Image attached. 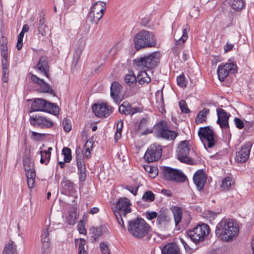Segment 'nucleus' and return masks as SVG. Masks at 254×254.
Here are the masks:
<instances>
[{
    "mask_svg": "<svg viewBox=\"0 0 254 254\" xmlns=\"http://www.w3.org/2000/svg\"><path fill=\"white\" fill-rule=\"evenodd\" d=\"M239 231V225L235 220L223 219L216 225L215 235L221 241L230 243L237 239Z\"/></svg>",
    "mask_w": 254,
    "mask_h": 254,
    "instance_id": "nucleus-1",
    "label": "nucleus"
},
{
    "mask_svg": "<svg viewBox=\"0 0 254 254\" xmlns=\"http://www.w3.org/2000/svg\"><path fill=\"white\" fill-rule=\"evenodd\" d=\"M106 8V2L98 1L94 3L88 14L89 20L92 23L97 24L103 17Z\"/></svg>",
    "mask_w": 254,
    "mask_h": 254,
    "instance_id": "nucleus-9",
    "label": "nucleus"
},
{
    "mask_svg": "<svg viewBox=\"0 0 254 254\" xmlns=\"http://www.w3.org/2000/svg\"><path fill=\"white\" fill-rule=\"evenodd\" d=\"M178 86L182 88H185L187 85V81L183 74L180 75L177 78Z\"/></svg>",
    "mask_w": 254,
    "mask_h": 254,
    "instance_id": "nucleus-50",
    "label": "nucleus"
},
{
    "mask_svg": "<svg viewBox=\"0 0 254 254\" xmlns=\"http://www.w3.org/2000/svg\"><path fill=\"white\" fill-rule=\"evenodd\" d=\"M123 121H119L117 122V129L116 130L117 131H122V128L123 127Z\"/></svg>",
    "mask_w": 254,
    "mask_h": 254,
    "instance_id": "nucleus-64",
    "label": "nucleus"
},
{
    "mask_svg": "<svg viewBox=\"0 0 254 254\" xmlns=\"http://www.w3.org/2000/svg\"><path fill=\"white\" fill-rule=\"evenodd\" d=\"M76 160L78 171L79 174V179L81 181H84L85 179V166L83 160V155L80 147L76 149Z\"/></svg>",
    "mask_w": 254,
    "mask_h": 254,
    "instance_id": "nucleus-16",
    "label": "nucleus"
},
{
    "mask_svg": "<svg viewBox=\"0 0 254 254\" xmlns=\"http://www.w3.org/2000/svg\"><path fill=\"white\" fill-rule=\"evenodd\" d=\"M171 210L173 214L175 225L177 226L182 219V209L178 206H173L171 208Z\"/></svg>",
    "mask_w": 254,
    "mask_h": 254,
    "instance_id": "nucleus-29",
    "label": "nucleus"
},
{
    "mask_svg": "<svg viewBox=\"0 0 254 254\" xmlns=\"http://www.w3.org/2000/svg\"><path fill=\"white\" fill-rule=\"evenodd\" d=\"M3 254H18L16 245L13 241H10L5 245Z\"/></svg>",
    "mask_w": 254,
    "mask_h": 254,
    "instance_id": "nucleus-32",
    "label": "nucleus"
},
{
    "mask_svg": "<svg viewBox=\"0 0 254 254\" xmlns=\"http://www.w3.org/2000/svg\"><path fill=\"white\" fill-rule=\"evenodd\" d=\"M165 179L177 183H182L186 181V176L180 171L165 167L162 172Z\"/></svg>",
    "mask_w": 254,
    "mask_h": 254,
    "instance_id": "nucleus-11",
    "label": "nucleus"
},
{
    "mask_svg": "<svg viewBox=\"0 0 254 254\" xmlns=\"http://www.w3.org/2000/svg\"><path fill=\"white\" fill-rule=\"evenodd\" d=\"M2 66V80L4 82H7L8 80L9 72L8 70L7 59H1Z\"/></svg>",
    "mask_w": 254,
    "mask_h": 254,
    "instance_id": "nucleus-30",
    "label": "nucleus"
},
{
    "mask_svg": "<svg viewBox=\"0 0 254 254\" xmlns=\"http://www.w3.org/2000/svg\"><path fill=\"white\" fill-rule=\"evenodd\" d=\"M50 226H47L43 230V232L41 236V244H51V240L49 237Z\"/></svg>",
    "mask_w": 254,
    "mask_h": 254,
    "instance_id": "nucleus-38",
    "label": "nucleus"
},
{
    "mask_svg": "<svg viewBox=\"0 0 254 254\" xmlns=\"http://www.w3.org/2000/svg\"><path fill=\"white\" fill-rule=\"evenodd\" d=\"M62 154L64 156V161L65 162H69L72 158L71 152L70 149L68 147H64L62 150Z\"/></svg>",
    "mask_w": 254,
    "mask_h": 254,
    "instance_id": "nucleus-47",
    "label": "nucleus"
},
{
    "mask_svg": "<svg viewBox=\"0 0 254 254\" xmlns=\"http://www.w3.org/2000/svg\"><path fill=\"white\" fill-rule=\"evenodd\" d=\"M134 48L137 51L142 48L156 47L157 41L155 36L152 33L146 30H142L134 37Z\"/></svg>",
    "mask_w": 254,
    "mask_h": 254,
    "instance_id": "nucleus-2",
    "label": "nucleus"
},
{
    "mask_svg": "<svg viewBox=\"0 0 254 254\" xmlns=\"http://www.w3.org/2000/svg\"><path fill=\"white\" fill-rule=\"evenodd\" d=\"M210 228L205 224H199L192 230L188 232V236L195 243L203 241L208 235Z\"/></svg>",
    "mask_w": 254,
    "mask_h": 254,
    "instance_id": "nucleus-8",
    "label": "nucleus"
},
{
    "mask_svg": "<svg viewBox=\"0 0 254 254\" xmlns=\"http://www.w3.org/2000/svg\"><path fill=\"white\" fill-rule=\"evenodd\" d=\"M75 244L78 247V254L82 253H87L85 249L86 245V241L83 239H75Z\"/></svg>",
    "mask_w": 254,
    "mask_h": 254,
    "instance_id": "nucleus-39",
    "label": "nucleus"
},
{
    "mask_svg": "<svg viewBox=\"0 0 254 254\" xmlns=\"http://www.w3.org/2000/svg\"><path fill=\"white\" fill-rule=\"evenodd\" d=\"M136 77L132 71H128L125 77L126 83L129 86L133 85L136 82Z\"/></svg>",
    "mask_w": 254,
    "mask_h": 254,
    "instance_id": "nucleus-41",
    "label": "nucleus"
},
{
    "mask_svg": "<svg viewBox=\"0 0 254 254\" xmlns=\"http://www.w3.org/2000/svg\"><path fill=\"white\" fill-rule=\"evenodd\" d=\"M145 171L148 173L150 176L152 178H155L158 174V171L156 167L150 166L149 165H146L143 166Z\"/></svg>",
    "mask_w": 254,
    "mask_h": 254,
    "instance_id": "nucleus-43",
    "label": "nucleus"
},
{
    "mask_svg": "<svg viewBox=\"0 0 254 254\" xmlns=\"http://www.w3.org/2000/svg\"><path fill=\"white\" fill-rule=\"evenodd\" d=\"M170 221L168 214L164 211H160L156 220V225L159 227H162L167 225Z\"/></svg>",
    "mask_w": 254,
    "mask_h": 254,
    "instance_id": "nucleus-26",
    "label": "nucleus"
},
{
    "mask_svg": "<svg viewBox=\"0 0 254 254\" xmlns=\"http://www.w3.org/2000/svg\"><path fill=\"white\" fill-rule=\"evenodd\" d=\"M23 39V38H19V37H18V38H17L16 48L18 50H20L22 47Z\"/></svg>",
    "mask_w": 254,
    "mask_h": 254,
    "instance_id": "nucleus-62",
    "label": "nucleus"
},
{
    "mask_svg": "<svg viewBox=\"0 0 254 254\" xmlns=\"http://www.w3.org/2000/svg\"><path fill=\"white\" fill-rule=\"evenodd\" d=\"M39 152L41 155L40 163L47 165L51 158V155L49 154V152L42 150L40 151Z\"/></svg>",
    "mask_w": 254,
    "mask_h": 254,
    "instance_id": "nucleus-44",
    "label": "nucleus"
},
{
    "mask_svg": "<svg viewBox=\"0 0 254 254\" xmlns=\"http://www.w3.org/2000/svg\"><path fill=\"white\" fill-rule=\"evenodd\" d=\"M131 205L130 200L126 197L120 198L117 203L114 213L119 224L123 228H125V225L122 216L126 217L127 214L131 212Z\"/></svg>",
    "mask_w": 254,
    "mask_h": 254,
    "instance_id": "nucleus-5",
    "label": "nucleus"
},
{
    "mask_svg": "<svg viewBox=\"0 0 254 254\" xmlns=\"http://www.w3.org/2000/svg\"><path fill=\"white\" fill-rule=\"evenodd\" d=\"M130 111L129 112V115L130 116L133 115L135 113L141 112L142 111V109L138 107L132 108L131 106L130 107Z\"/></svg>",
    "mask_w": 254,
    "mask_h": 254,
    "instance_id": "nucleus-58",
    "label": "nucleus"
},
{
    "mask_svg": "<svg viewBox=\"0 0 254 254\" xmlns=\"http://www.w3.org/2000/svg\"><path fill=\"white\" fill-rule=\"evenodd\" d=\"M193 182L198 190L203 189L206 182V176L202 170H199L196 172L193 176Z\"/></svg>",
    "mask_w": 254,
    "mask_h": 254,
    "instance_id": "nucleus-22",
    "label": "nucleus"
},
{
    "mask_svg": "<svg viewBox=\"0 0 254 254\" xmlns=\"http://www.w3.org/2000/svg\"><path fill=\"white\" fill-rule=\"evenodd\" d=\"M190 15L192 17L196 18L199 15V10L198 7H194L190 12Z\"/></svg>",
    "mask_w": 254,
    "mask_h": 254,
    "instance_id": "nucleus-60",
    "label": "nucleus"
},
{
    "mask_svg": "<svg viewBox=\"0 0 254 254\" xmlns=\"http://www.w3.org/2000/svg\"><path fill=\"white\" fill-rule=\"evenodd\" d=\"M179 107L182 112L184 113H189L190 112V110L188 107L187 104L184 100H181L179 102Z\"/></svg>",
    "mask_w": 254,
    "mask_h": 254,
    "instance_id": "nucleus-54",
    "label": "nucleus"
},
{
    "mask_svg": "<svg viewBox=\"0 0 254 254\" xmlns=\"http://www.w3.org/2000/svg\"><path fill=\"white\" fill-rule=\"evenodd\" d=\"M252 144L250 142H246L241 147V149L236 153V160L237 162H245L249 158Z\"/></svg>",
    "mask_w": 254,
    "mask_h": 254,
    "instance_id": "nucleus-17",
    "label": "nucleus"
},
{
    "mask_svg": "<svg viewBox=\"0 0 254 254\" xmlns=\"http://www.w3.org/2000/svg\"><path fill=\"white\" fill-rule=\"evenodd\" d=\"M93 142L92 140H88L86 142L83 147V151L81 150L82 153L83 155V151L84 152V155L87 158L91 157V151L92 150Z\"/></svg>",
    "mask_w": 254,
    "mask_h": 254,
    "instance_id": "nucleus-37",
    "label": "nucleus"
},
{
    "mask_svg": "<svg viewBox=\"0 0 254 254\" xmlns=\"http://www.w3.org/2000/svg\"><path fill=\"white\" fill-rule=\"evenodd\" d=\"M136 78L140 84H147L151 81V77L145 70L140 71L138 73Z\"/></svg>",
    "mask_w": 254,
    "mask_h": 254,
    "instance_id": "nucleus-28",
    "label": "nucleus"
},
{
    "mask_svg": "<svg viewBox=\"0 0 254 254\" xmlns=\"http://www.w3.org/2000/svg\"><path fill=\"white\" fill-rule=\"evenodd\" d=\"M234 185V182L230 177H226L224 178L222 182L221 188L224 190H230Z\"/></svg>",
    "mask_w": 254,
    "mask_h": 254,
    "instance_id": "nucleus-34",
    "label": "nucleus"
},
{
    "mask_svg": "<svg viewBox=\"0 0 254 254\" xmlns=\"http://www.w3.org/2000/svg\"><path fill=\"white\" fill-rule=\"evenodd\" d=\"M198 135L205 149L211 148L216 144V135L209 127H200L198 131Z\"/></svg>",
    "mask_w": 254,
    "mask_h": 254,
    "instance_id": "nucleus-6",
    "label": "nucleus"
},
{
    "mask_svg": "<svg viewBox=\"0 0 254 254\" xmlns=\"http://www.w3.org/2000/svg\"><path fill=\"white\" fill-rule=\"evenodd\" d=\"M78 231L80 234L86 235V230L85 228V224L83 221H80L78 224Z\"/></svg>",
    "mask_w": 254,
    "mask_h": 254,
    "instance_id": "nucleus-56",
    "label": "nucleus"
},
{
    "mask_svg": "<svg viewBox=\"0 0 254 254\" xmlns=\"http://www.w3.org/2000/svg\"><path fill=\"white\" fill-rule=\"evenodd\" d=\"M100 251L102 254H111V250L109 245L104 242L100 244Z\"/></svg>",
    "mask_w": 254,
    "mask_h": 254,
    "instance_id": "nucleus-49",
    "label": "nucleus"
},
{
    "mask_svg": "<svg viewBox=\"0 0 254 254\" xmlns=\"http://www.w3.org/2000/svg\"><path fill=\"white\" fill-rule=\"evenodd\" d=\"M217 114L218 116L217 123L219 124L221 128L227 129L229 128L228 120L230 116V114L222 109H217Z\"/></svg>",
    "mask_w": 254,
    "mask_h": 254,
    "instance_id": "nucleus-21",
    "label": "nucleus"
},
{
    "mask_svg": "<svg viewBox=\"0 0 254 254\" xmlns=\"http://www.w3.org/2000/svg\"><path fill=\"white\" fill-rule=\"evenodd\" d=\"M234 121L237 127L242 129L244 127V123L240 119L236 118Z\"/></svg>",
    "mask_w": 254,
    "mask_h": 254,
    "instance_id": "nucleus-57",
    "label": "nucleus"
},
{
    "mask_svg": "<svg viewBox=\"0 0 254 254\" xmlns=\"http://www.w3.org/2000/svg\"><path fill=\"white\" fill-rule=\"evenodd\" d=\"M22 162L25 174H28V173H36L34 162L31 160L30 157V149L26 150L23 157Z\"/></svg>",
    "mask_w": 254,
    "mask_h": 254,
    "instance_id": "nucleus-19",
    "label": "nucleus"
},
{
    "mask_svg": "<svg viewBox=\"0 0 254 254\" xmlns=\"http://www.w3.org/2000/svg\"><path fill=\"white\" fill-rule=\"evenodd\" d=\"M189 58V52L187 51H184L183 52L182 60H183L184 62H185L187 60H188Z\"/></svg>",
    "mask_w": 254,
    "mask_h": 254,
    "instance_id": "nucleus-63",
    "label": "nucleus"
},
{
    "mask_svg": "<svg viewBox=\"0 0 254 254\" xmlns=\"http://www.w3.org/2000/svg\"><path fill=\"white\" fill-rule=\"evenodd\" d=\"M158 213L155 211H147L145 213V216L148 220H152L155 218H157Z\"/></svg>",
    "mask_w": 254,
    "mask_h": 254,
    "instance_id": "nucleus-55",
    "label": "nucleus"
},
{
    "mask_svg": "<svg viewBox=\"0 0 254 254\" xmlns=\"http://www.w3.org/2000/svg\"><path fill=\"white\" fill-rule=\"evenodd\" d=\"M138 187H127L125 188L126 189L129 191L131 193H132L134 195H136L138 191Z\"/></svg>",
    "mask_w": 254,
    "mask_h": 254,
    "instance_id": "nucleus-59",
    "label": "nucleus"
},
{
    "mask_svg": "<svg viewBox=\"0 0 254 254\" xmlns=\"http://www.w3.org/2000/svg\"><path fill=\"white\" fill-rule=\"evenodd\" d=\"M27 178V186L29 189H32L35 185L36 173L25 174Z\"/></svg>",
    "mask_w": 254,
    "mask_h": 254,
    "instance_id": "nucleus-42",
    "label": "nucleus"
},
{
    "mask_svg": "<svg viewBox=\"0 0 254 254\" xmlns=\"http://www.w3.org/2000/svg\"><path fill=\"white\" fill-rule=\"evenodd\" d=\"M155 134L157 137L163 138L168 140H174L177 136L175 132L168 129L165 122L161 121L156 126Z\"/></svg>",
    "mask_w": 254,
    "mask_h": 254,
    "instance_id": "nucleus-12",
    "label": "nucleus"
},
{
    "mask_svg": "<svg viewBox=\"0 0 254 254\" xmlns=\"http://www.w3.org/2000/svg\"><path fill=\"white\" fill-rule=\"evenodd\" d=\"M127 229L134 238L142 239L149 234L151 227L143 219L137 218L128 222Z\"/></svg>",
    "mask_w": 254,
    "mask_h": 254,
    "instance_id": "nucleus-3",
    "label": "nucleus"
},
{
    "mask_svg": "<svg viewBox=\"0 0 254 254\" xmlns=\"http://www.w3.org/2000/svg\"><path fill=\"white\" fill-rule=\"evenodd\" d=\"M59 109L56 104L47 102L42 99H35L31 106L32 112L42 111L56 115L59 113Z\"/></svg>",
    "mask_w": 254,
    "mask_h": 254,
    "instance_id": "nucleus-7",
    "label": "nucleus"
},
{
    "mask_svg": "<svg viewBox=\"0 0 254 254\" xmlns=\"http://www.w3.org/2000/svg\"><path fill=\"white\" fill-rule=\"evenodd\" d=\"M92 110L96 116L107 117L112 112L113 108L107 104H94Z\"/></svg>",
    "mask_w": 254,
    "mask_h": 254,
    "instance_id": "nucleus-18",
    "label": "nucleus"
},
{
    "mask_svg": "<svg viewBox=\"0 0 254 254\" xmlns=\"http://www.w3.org/2000/svg\"><path fill=\"white\" fill-rule=\"evenodd\" d=\"M63 193L67 195H71L75 191V186L72 182L66 178H64L61 184Z\"/></svg>",
    "mask_w": 254,
    "mask_h": 254,
    "instance_id": "nucleus-25",
    "label": "nucleus"
},
{
    "mask_svg": "<svg viewBox=\"0 0 254 254\" xmlns=\"http://www.w3.org/2000/svg\"><path fill=\"white\" fill-rule=\"evenodd\" d=\"M162 254H179V250L176 244L169 243L163 248Z\"/></svg>",
    "mask_w": 254,
    "mask_h": 254,
    "instance_id": "nucleus-27",
    "label": "nucleus"
},
{
    "mask_svg": "<svg viewBox=\"0 0 254 254\" xmlns=\"http://www.w3.org/2000/svg\"><path fill=\"white\" fill-rule=\"evenodd\" d=\"M190 29L189 26L188 24H186L183 28V34L181 37H177L178 39L175 38L176 44V45H182L183 44L185 41L187 40L188 36V32Z\"/></svg>",
    "mask_w": 254,
    "mask_h": 254,
    "instance_id": "nucleus-35",
    "label": "nucleus"
},
{
    "mask_svg": "<svg viewBox=\"0 0 254 254\" xmlns=\"http://www.w3.org/2000/svg\"><path fill=\"white\" fill-rule=\"evenodd\" d=\"M77 218L76 210L75 208H72L68 212V215L66 217V222L69 225H73L75 223Z\"/></svg>",
    "mask_w": 254,
    "mask_h": 254,
    "instance_id": "nucleus-36",
    "label": "nucleus"
},
{
    "mask_svg": "<svg viewBox=\"0 0 254 254\" xmlns=\"http://www.w3.org/2000/svg\"><path fill=\"white\" fill-rule=\"evenodd\" d=\"M51 252V244H41L42 254H50Z\"/></svg>",
    "mask_w": 254,
    "mask_h": 254,
    "instance_id": "nucleus-52",
    "label": "nucleus"
},
{
    "mask_svg": "<svg viewBox=\"0 0 254 254\" xmlns=\"http://www.w3.org/2000/svg\"><path fill=\"white\" fill-rule=\"evenodd\" d=\"M232 7L235 10H239L244 5L243 0H232L231 2Z\"/></svg>",
    "mask_w": 254,
    "mask_h": 254,
    "instance_id": "nucleus-46",
    "label": "nucleus"
},
{
    "mask_svg": "<svg viewBox=\"0 0 254 254\" xmlns=\"http://www.w3.org/2000/svg\"><path fill=\"white\" fill-rule=\"evenodd\" d=\"M162 154L160 145L152 144L148 148L144 154V159L148 162H152L159 159Z\"/></svg>",
    "mask_w": 254,
    "mask_h": 254,
    "instance_id": "nucleus-14",
    "label": "nucleus"
},
{
    "mask_svg": "<svg viewBox=\"0 0 254 254\" xmlns=\"http://www.w3.org/2000/svg\"><path fill=\"white\" fill-rule=\"evenodd\" d=\"M64 129L65 132H69L71 129V124L70 120L64 118L63 121Z\"/></svg>",
    "mask_w": 254,
    "mask_h": 254,
    "instance_id": "nucleus-53",
    "label": "nucleus"
},
{
    "mask_svg": "<svg viewBox=\"0 0 254 254\" xmlns=\"http://www.w3.org/2000/svg\"><path fill=\"white\" fill-rule=\"evenodd\" d=\"M122 86L117 82H113L111 86V96L117 104H119L123 99L121 91Z\"/></svg>",
    "mask_w": 254,
    "mask_h": 254,
    "instance_id": "nucleus-20",
    "label": "nucleus"
},
{
    "mask_svg": "<svg viewBox=\"0 0 254 254\" xmlns=\"http://www.w3.org/2000/svg\"><path fill=\"white\" fill-rule=\"evenodd\" d=\"M155 97L158 108L162 113L165 112L163 91L162 90H158L155 93Z\"/></svg>",
    "mask_w": 254,
    "mask_h": 254,
    "instance_id": "nucleus-33",
    "label": "nucleus"
},
{
    "mask_svg": "<svg viewBox=\"0 0 254 254\" xmlns=\"http://www.w3.org/2000/svg\"><path fill=\"white\" fill-rule=\"evenodd\" d=\"M160 58L159 53L153 52L134 60V64L137 68L146 67L147 69H152L158 65Z\"/></svg>",
    "mask_w": 254,
    "mask_h": 254,
    "instance_id": "nucleus-4",
    "label": "nucleus"
},
{
    "mask_svg": "<svg viewBox=\"0 0 254 254\" xmlns=\"http://www.w3.org/2000/svg\"><path fill=\"white\" fill-rule=\"evenodd\" d=\"M30 122L31 125L41 128H50L54 126L51 119L44 116H30Z\"/></svg>",
    "mask_w": 254,
    "mask_h": 254,
    "instance_id": "nucleus-15",
    "label": "nucleus"
},
{
    "mask_svg": "<svg viewBox=\"0 0 254 254\" xmlns=\"http://www.w3.org/2000/svg\"><path fill=\"white\" fill-rule=\"evenodd\" d=\"M209 113V109H203L201 110L195 119V122L197 124L201 123L205 121L206 118V115Z\"/></svg>",
    "mask_w": 254,
    "mask_h": 254,
    "instance_id": "nucleus-40",
    "label": "nucleus"
},
{
    "mask_svg": "<svg viewBox=\"0 0 254 254\" xmlns=\"http://www.w3.org/2000/svg\"><path fill=\"white\" fill-rule=\"evenodd\" d=\"M38 30L39 34H41L43 37H46L48 34L49 28L47 25H39Z\"/></svg>",
    "mask_w": 254,
    "mask_h": 254,
    "instance_id": "nucleus-51",
    "label": "nucleus"
},
{
    "mask_svg": "<svg viewBox=\"0 0 254 254\" xmlns=\"http://www.w3.org/2000/svg\"><path fill=\"white\" fill-rule=\"evenodd\" d=\"M190 145L189 141H181L178 147L177 158L181 162L188 164H192L193 159L189 156Z\"/></svg>",
    "mask_w": 254,
    "mask_h": 254,
    "instance_id": "nucleus-10",
    "label": "nucleus"
},
{
    "mask_svg": "<svg viewBox=\"0 0 254 254\" xmlns=\"http://www.w3.org/2000/svg\"><path fill=\"white\" fill-rule=\"evenodd\" d=\"M237 70V66L233 63L221 64L218 66L217 69L218 78L220 81H223L230 74L235 73Z\"/></svg>",
    "mask_w": 254,
    "mask_h": 254,
    "instance_id": "nucleus-13",
    "label": "nucleus"
},
{
    "mask_svg": "<svg viewBox=\"0 0 254 254\" xmlns=\"http://www.w3.org/2000/svg\"><path fill=\"white\" fill-rule=\"evenodd\" d=\"M31 79L33 82L38 85L41 88L42 92L45 93H53L54 91L50 87L49 84L45 82V81L39 78L36 75L31 74Z\"/></svg>",
    "mask_w": 254,
    "mask_h": 254,
    "instance_id": "nucleus-23",
    "label": "nucleus"
},
{
    "mask_svg": "<svg viewBox=\"0 0 254 254\" xmlns=\"http://www.w3.org/2000/svg\"><path fill=\"white\" fill-rule=\"evenodd\" d=\"M142 199L144 201L152 202L154 200L155 196L152 191H147L143 194Z\"/></svg>",
    "mask_w": 254,
    "mask_h": 254,
    "instance_id": "nucleus-48",
    "label": "nucleus"
},
{
    "mask_svg": "<svg viewBox=\"0 0 254 254\" xmlns=\"http://www.w3.org/2000/svg\"><path fill=\"white\" fill-rule=\"evenodd\" d=\"M234 47V45L233 44L227 42L226 44L224 47V50L225 53L231 51Z\"/></svg>",
    "mask_w": 254,
    "mask_h": 254,
    "instance_id": "nucleus-61",
    "label": "nucleus"
},
{
    "mask_svg": "<svg viewBox=\"0 0 254 254\" xmlns=\"http://www.w3.org/2000/svg\"><path fill=\"white\" fill-rule=\"evenodd\" d=\"M130 105L127 102H124L121 106H119V112L125 115H129Z\"/></svg>",
    "mask_w": 254,
    "mask_h": 254,
    "instance_id": "nucleus-45",
    "label": "nucleus"
},
{
    "mask_svg": "<svg viewBox=\"0 0 254 254\" xmlns=\"http://www.w3.org/2000/svg\"><path fill=\"white\" fill-rule=\"evenodd\" d=\"M0 46L2 59H7V39L5 37H0Z\"/></svg>",
    "mask_w": 254,
    "mask_h": 254,
    "instance_id": "nucleus-31",
    "label": "nucleus"
},
{
    "mask_svg": "<svg viewBox=\"0 0 254 254\" xmlns=\"http://www.w3.org/2000/svg\"><path fill=\"white\" fill-rule=\"evenodd\" d=\"M35 68L37 70L43 73L48 78H50L49 66L48 64V58L46 57L40 58Z\"/></svg>",
    "mask_w": 254,
    "mask_h": 254,
    "instance_id": "nucleus-24",
    "label": "nucleus"
}]
</instances>
